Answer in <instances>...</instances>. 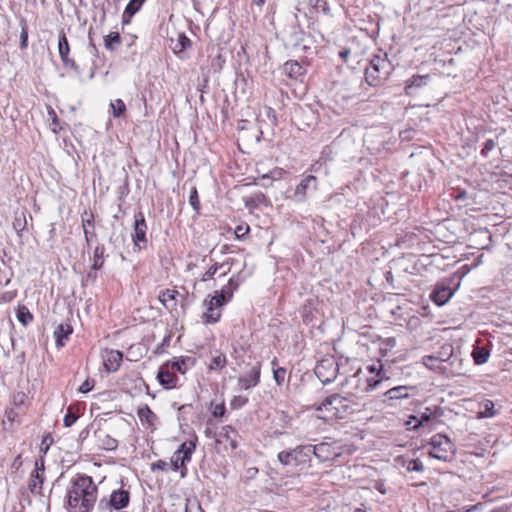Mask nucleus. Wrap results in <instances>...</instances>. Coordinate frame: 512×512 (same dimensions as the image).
<instances>
[{"label":"nucleus","instance_id":"nucleus-1","mask_svg":"<svg viewBox=\"0 0 512 512\" xmlns=\"http://www.w3.org/2000/svg\"><path fill=\"white\" fill-rule=\"evenodd\" d=\"M98 488L91 476L77 475L67 489V506L71 512H92Z\"/></svg>","mask_w":512,"mask_h":512},{"label":"nucleus","instance_id":"nucleus-2","mask_svg":"<svg viewBox=\"0 0 512 512\" xmlns=\"http://www.w3.org/2000/svg\"><path fill=\"white\" fill-rule=\"evenodd\" d=\"M392 70V65L386 56L376 55L371 60L365 70V77L369 85L377 86L383 80L387 79Z\"/></svg>","mask_w":512,"mask_h":512},{"label":"nucleus","instance_id":"nucleus-3","mask_svg":"<svg viewBox=\"0 0 512 512\" xmlns=\"http://www.w3.org/2000/svg\"><path fill=\"white\" fill-rule=\"evenodd\" d=\"M429 455L441 461H451L456 453L455 445L444 434H435L431 437Z\"/></svg>","mask_w":512,"mask_h":512},{"label":"nucleus","instance_id":"nucleus-4","mask_svg":"<svg viewBox=\"0 0 512 512\" xmlns=\"http://www.w3.org/2000/svg\"><path fill=\"white\" fill-rule=\"evenodd\" d=\"M130 502V492L123 488L113 490L109 499L102 498L98 503V509L102 512L112 510H122L127 507Z\"/></svg>","mask_w":512,"mask_h":512},{"label":"nucleus","instance_id":"nucleus-5","mask_svg":"<svg viewBox=\"0 0 512 512\" xmlns=\"http://www.w3.org/2000/svg\"><path fill=\"white\" fill-rule=\"evenodd\" d=\"M315 375L323 384L333 382L339 372V365L334 357L321 359L315 367Z\"/></svg>","mask_w":512,"mask_h":512},{"label":"nucleus","instance_id":"nucleus-6","mask_svg":"<svg viewBox=\"0 0 512 512\" xmlns=\"http://www.w3.org/2000/svg\"><path fill=\"white\" fill-rule=\"evenodd\" d=\"M317 187V178L313 175H308L300 181V183L295 187L293 194L287 198L296 203H302L307 199L308 192L317 190Z\"/></svg>","mask_w":512,"mask_h":512},{"label":"nucleus","instance_id":"nucleus-7","mask_svg":"<svg viewBox=\"0 0 512 512\" xmlns=\"http://www.w3.org/2000/svg\"><path fill=\"white\" fill-rule=\"evenodd\" d=\"M223 301V296H211L209 299L204 300L206 311L203 314V319L206 323L214 324L219 321Z\"/></svg>","mask_w":512,"mask_h":512},{"label":"nucleus","instance_id":"nucleus-8","mask_svg":"<svg viewBox=\"0 0 512 512\" xmlns=\"http://www.w3.org/2000/svg\"><path fill=\"white\" fill-rule=\"evenodd\" d=\"M147 225L142 212H138L135 214L134 220V234L132 236L134 246L137 247L138 250L146 247L147 238H146Z\"/></svg>","mask_w":512,"mask_h":512},{"label":"nucleus","instance_id":"nucleus-9","mask_svg":"<svg viewBox=\"0 0 512 512\" xmlns=\"http://www.w3.org/2000/svg\"><path fill=\"white\" fill-rule=\"evenodd\" d=\"M261 364L255 363L249 371L238 378V385L240 389L248 390L257 386L260 382Z\"/></svg>","mask_w":512,"mask_h":512},{"label":"nucleus","instance_id":"nucleus-10","mask_svg":"<svg viewBox=\"0 0 512 512\" xmlns=\"http://www.w3.org/2000/svg\"><path fill=\"white\" fill-rule=\"evenodd\" d=\"M346 398L334 394L325 399V401L319 407V410H327L331 413V417H341L340 416V408L346 407Z\"/></svg>","mask_w":512,"mask_h":512},{"label":"nucleus","instance_id":"nucleus-11","mask_svg":"<svg viewBox=\"0 0 512 512\" xmlns=\"http://www.w3.org/2000/svg\"><path fill=\"white\" fill-rule=\"evenodd\" d=\"M44 462L43 460H37L35 462V469L31 474L29 481V489L31 493L38 494L41 491L42 484L44 481Z\"/></svg>","mask_w":512,"mask_h":512},{"label":"nucleus","instance_id":"nucleus-12","mask_svg":"<svg viewBox=\"0 0 512 512\" xmlns=\"http://www.w3.org/2000/svg\"><path fill=\"white\" fill-rule=\"evenodd\" d=\"M103 364L108 372H116L123 359V354L118 350H105L103 355Z\"/></svg>","mask_w":512,"mask_h":512},{"label":"nucleus","instance_id":"nucleus-13","mask_svg":"<svg viewBox=\"0 0 512 512\" xmlns=\"http://www.w3.org/2000/svg\"><path fill=\"white\" fill-rule=\"evenodd\" d=\"M415 390L412 386H396L393 388H390L384 393V402L387 403V405L392 406L394 400H403L407 399L410 396L409 391Z\"/></svg>","mask_w":512,"mask_h":512},{"label":"nucleus","instance_id":"nucleus-14","mask_svg":"<svg viewBox=\"0 0 512 512\" xmlns=\"http://www.w3.org/2000/svg\"><path fill=\"white\" fill-rule=\"evenodd\" d=\"M157 379L159 383L166 389H172L177 386L178 377L173 371H170L169 362L162 365L158 371Z\"/></svg>","mask_w":512,"mask_h":512},{"label":"nucleus","instance_id":"nucleus-15","mask_svg":"<svg viewBox=\"0 0 512 512\" xmlns=\"http://www.w3.org/2000/svg\"><path fill=\"white\" fill-rule=\"evenodd\" d=\"M312 448V454L320 462L332 460L334 457L339 455L338 453L335 452L333 445L327 442L312 445Z\"/></svg>","mask_w":512,"mask_h":512},{"label":"nucleus","instance_id":"nucleus-16","mask_svg":"<svg viewBox=\"0 0 512 512\" xmlns=\"http://www.w3.org/2000/svg\"><path fill=\"white\" fill-rule=\"evenodd\" d=\"M454 291L445 285H437L431 294L432 301L438 306L445 305L453 296Z\"/></svg>","mask_w":512,"mask_h":512},{"label":"nucleus","instance_id":"nucleus-17","mask_svg":"<svg viewBox=\"0 0 512 512\" xmlns=\"http://www.w3.org/2000/svg\"><path fill=\"white\" fill-rule=\"evenodd\" d=\"M312 445H299L293 449V461L295 465L309 464L311 461Z\"/></svg>","mask_w":512,"mask_h":512},{"label":"nucleus","instance_id":"nucleus-18","mask_svg":"<svg viewBox=\"0 0 512 512\" xmlns=\"http://www.w3.org/2000/svg\"><path fill=\"white\" fill-rule=\"evenodd\" d=\"M398 467L405 468L408 472H422L424 470L423 463L418 459H406L403 456L395 458Z\"/></svg>","mask_w":512,"mask_h":512},{"label":"nucleus","instance_id":"nucleus-19","mask_svg":"<svg viewBox=\"0 0 512 512\" xmlns=\"http://www.w3.org/2000/svg\"><path fill=\"white\" fill-rule=\"evenodd\" d=\"M73 329L69 324H59L55 331L54 336L56 338V345L58 348H62L65 345V341L72 334Z\"/></svg>","mask_w":512,"mask_h":512},{"label":"nucleus","instance_id":"nucleus-20","mask_svg":"<svg viewBox=\"0 0 512 512\" xmlns=\"http://www.w3.org/2000/svg\"><path fill=\"white\" fill-rule=\"evenodd\" d=\"M220 437L224 438L230 445L231 449L238 447V432L230 425H225L221 428Z\"/></svg>","mask_w":512,"mask_h":512},{"label":"nucleus","instance_id":"nucleus-21","mask_svg":"<svg viewBox=\"0 0 512 512\" xmlns=\"http://www.w3.org/2000/svg\"><path fill=\"white\" fill-rule=\"evenodd\" d=\"M441 416L440 408L438 407H427L420 414L418 423L414 424L413 429H418L420 426L425 425L433 418Z\"/></svg>","mask_w":512,"mask_h":512},{"label":"nucleus","instance_id":"nucleus-22","mask_svg":"<svg viewBox=\"0 0 512 512\" xmlns=\"http://www.w3.org/2000/svg\"><path fill=\"white\" fill-rule=\"evenodd\" d=\"M196 440L197 437L195 436L193 440L185 441L183 442L179 448L175 451L176 454L181 455L184 460H190L192 458V454L194 453L196 449Z\"/></svg>","mask_w":512,"mask_h":512},{"label":"nucleus","instance_id":"nucleus-23","mask_svg":"<svg viewBox=\"0 0 512 512\" xmlns=\"http://www.w3.org/2000/svg\"><path fill=\"white\" fill-rule=\"evenodd\" d=\"M177 294L178 292L175 290L166 289L160 292L159 300L167 309H173L177 305Z\"/></svg>","mask_w":512,"mask_h":512},{"label":"nucleus","instance_id":"nucleus-24","mask_svg":"<svg viewBox=\"0 0 512 512\" xmlns=\"http://www.w3.org/2000/svg\"><path fill=\"white\" fill-rule=\"evenodd\" d=\"M138 417L142 423H147L149 426H153L157 421L156 414L149 408L148 405H144L138 408Z\"/></svg>","mask_w":512,"mask_h":512},{"label":"nucleus","instance_id":"nucleus-25","mask_svg":"<svg viewBox=\"0 0 512 512\" xmlns=\"http://www.w3.org/2000/svg\"><path fill=\"white\" fill-rule=\"evenodd\" d=\"M428 75H414L412 76L406 85V92L410 93L409 90L413 88H420L427 84Z\"/></svg>","mask_w":512,"mask_h":512},{"label":"nucleus","instance_id":"nucleus-26","mask_svg":"<svg viewBox=\"0 0 512 512\" xmlns=\"http://www.w3.org/2000/svg\"><path fill=\"white\" fill-rule=\"evenodd\" d=\"M273 368V378L278 386H281L287 375V371L283 367H277V359H273L271 362Z\"/></svg>","mask_w":512,"mask_h":512},{"label":"nucleus","instance_id":"nucleus-27","mask_svg":"<svg viewBox=\"0 0 512 512\" xmlns=\"http://www.w3.org/2000/svg\"><path fill=\"white\" fill-rule=\"evenodd\" d=\"M472 356L474 359V362L477 365H482L488 361L489 358V351L485 347H475Z\"/></svg>","mask_w":512,"mask_h":512},{"label":"nucleus","instance_id":"nucleus-28","mask_svg":"<svg viewBox=\"0 0 512 512\" xmlns=\"http://www.w3.org/2000/svg\"><path fill=\"white\" fill-rule=\"evenodd\" d=\"M121 37L118 32H110L104 37V46L107 50L113 51L115 46L120 45Z\"/></svg>","mask_w":512,"mask_h":512},{"label":"nucleus","instance_id":"nucleus-29","mask_svg":"<svg viewBox=\"0 0 512 512\" xmlns=\"http://www.w3.org/2000/svg\"><path fill=\"white\" fill-rule=\"evenodd\" d=\"M104 251L105 248L102 245H98L93 254V264H92V270H98L100 269L104 264Z\"/></svg>","mask_w":512,"mask_h":512},{"label":"nucleus","instance_id":"nucleus-30","mask_svg":"<svg viewBox=\"0 0 512 512\" xmlns=\"http://www.w3.org/2000/svg\"><path fill=\"white\" fill-rule=\"evenodd\" d=\"M99 439H100V442H101V447L104 449V450H108V451H111V450H114L117 448V441L112 438L110 435L106 434V433H101L99 435Z\"/></svg>","mask_w":512,"mask_h":512},{"label":"nucleus","instance_id":"nucleus-31","mask_svg":"<svg viewBox=\"0 0 512 512\" xmlns=\"http://www.w3.org/2000/svg\"><path fill=\"white\" fill-rule=\"evenodd\" d=\"M58 52H59L60 58H62L64 56H68L69 52H70L68 39L63 31H61L59 34Z\"/></svg>","mask_w":512,"mask_h":512},{"label":"nucleus","instance_id":"nucleus-32","mask_svg":"<svg viewBox=\"0 0 512 512\" xmlns=\"http://www.w3.org/2000/svg\"><path fill=\"white\" fill-rule=\"evenodd\" d=\"M236 288H237V285L233 286V280L230 279L228 284L226 286H224L220 292H216L215 296H223V298H224L223 305H224L232 298L233 290Z\"/></svg>","mask_w":512,"mask_h":512},{"label":"nucleus","instance_id":"nucleus-33","mask_svg":"<svg viewBox=\"0 0 512 512\" xmlns=\"http://www.w3.org/2000/svg\"><path fill=\"white\" fill-rule=\"evenodd\" d=\"M495 415L494 403L491 400H485L481 404L480 418L493 417Z\"/></svg>","mask_w":512,"mask_h":512},{"label":"nucleus","instance_id":"nucleus-34","mask_svg":"<svg viewBox=\"0 0 512 512\" xmlns=\"http://www.w3.org/2000/svg\"><path fill=\"white\" fill-rule=\"evenodd\" d=\"M110 107L115 118L123 116L126 112V105L121 99H116L115 101L111 102Z\"/></svg>","mask_w":512,"mask_h":512},{"label":"nucleus","instance_id":"nucleus-35","mask_svg":"<svg viewBox=\"0 0 512 512\" xmlns=\"http://www.w3.org/2000/svg\"><path fill=\"white\" fill-rule=\"evenodd\" d=\"M17 319L21 324L26 326L32 321L33 316L27 307L21 306L17 311Z\"/></svg>","mask_w":512,"mask_h":512},{"label":"nucleus","instance_id":"nucleus-36","mask_svg":"<svg viewBox=\"0 0 512 512\" xmlns=\"http://www.w3.org/2000/svg\"><path fill=\"white\" fill-rule=\"evenodd\" d=\"M191 358L187 359H177L172 362H169V368H171L172 371H178L182 374H184L187 370V362H190Z\"/></svg>","mask_w":512,"mask_h":512},{"label":"nucleus","instance_id":"nucleus-37","mask_svg":"<svg viewBox=\"0 0 512 512\" xmlns=\"http://www.w3.org/2000/svg\"><path fill=\"white\" fill-rule=\"evenodd\" d=\"M144 2L145 0H130L125 8L124 16L128 15L129 17H132L137 11H139Z\"/></svg>","mask_w":512,"mask_h":512},{"label":"nucleus","instance_id":"nucleus-38","mask_svg":"<svg viewBox=\"0 0 512 512\" xmlns=\"http://www.w3.org/2000/svg\"><path fill=\"white\" fill-rule=\"evenodd\" d=\"M190 460H184V458L181 455L173 453L171 459H170V468L173 471H178V468H181L183 465H187Z\"/></svg>","mask_w":512,"mask_h":512},{"label":"nucleus","instance_id":"nucleus-39","mask_svg":"<svg viewBox=\"0 0 512 512\" xmlns=\"http://www.w3.org/2000/svg\"><path fill=\"white\" fill-rule=\"evenodd\" d=\"M422 363L431 370L441 369L440 362H438V358L434 355L424 356L422 359Z\"/></svg>","mask_w":512,"mask_h":512},{"label":"nucleus","instance_id":"nucleus-40","mask_svg":"<svg viewBox=\"0 0 512 512\" xmlns=\"http://www.w3.org/2000/svg\"><path fill=\"white\" fill-rule=\"evenodd\" d=\"M226 365V357L224 354H219L212 358L209 368L211 370H220Z\"/></svg>","mask_w":512,"mask_h":512},{"label":"nucleus","instance_id":"nucleus-41","mask_svg":"<svg viewBox=\"0 0 512 512\" xmlns=\"http://www.w3.org/2000/svg\"><path fill=\"white\" fill-rule=\"evenodd\" d=\"M28 47V27L25 20H21V32H20V48L22 50Z\"/></svg>","mask_w":512,"mask_h":512},{"label":"nucleus","instance_id":"nucleus-42","mask_svg":"<svg viewBox=\"0 0 512 512\" xmlns=\"http://www.w3.org/2000/svg\"><path fill=\"white\" fill-rule=\"evenodd\" d=\"M278 461L284 465V466H288L290 465L291 463H294L293 461V449L290 450V451H281L278 453Z\"/></svg>","mask_w":512,"mask_h":512},{"label":"nucleus","instance_id":"nucleus-43","mask_svg":"<svg viewBox=\"0 0 512 512\" xmlns=\"http://www.w3.org/2000/svg\"><path fill=\"white\" fill-rule=\"evenodd\" d=\"M436 357L438 358V362L440 363L451 360V358L453 357V347L451 345L442 346L440 355Z\"/></svg>","mask_w":512,"mask_h":512},{"label":"nucleus","instance_id":"nucleus-44","mask_svg":"<svg viewBox=\"0 0 512 512\" xmlns=\"http://www.w3.org/2000/svg\"><path fill=\"white\" fill-rule=\"evenodd\" d=\"M285 69L288 71L290 76H298L303 72L302 66L297 62H287L285 64Z\"/></svg>","mask_w":512,"mask_h":512},{"label":"nucleus","instance_id":"nucleus-45","mask_svg":"<svg viewBox=\"0 0 512 512\" xmlns=\"http://www.w3.org/2000/svg\"><path fill=\"white\" fill-rule=\"evenodd\" d=\"M78 419V416L73 411V407L69 406L66 412V415L64 417V426L65 427H71L76 420Z\"/></svg>","mask_w":512,"mask_h":512},{"label":"nucleus","instance_id":"nucleus-46","mask_svg":"<svg viewBox=\"0 0 512 512\" xmlns=\"http://www.w3.org/2000/svg\"><path fill=\"white\" fill-rule=\"evenodd\" d=\"M190 45H191L190 39L182 34L179 36L178 42L174 48V52H176V53L182 52L184 49H186Z\"/></svg>","mask_w":512,"mask_h":512},{"label":"nucleus","instance_id":"nucleus-47","mask_svg":"<svg viewBox=\"0 0 512 512\" xmlns=\"http://www.w3.org/2000/svg\"><path fill=\"white\" fill-rule=\"evenodd\" d=\"M275 174H277L278 176H280V172L278 170H275L273 172H271V174H263L259 177V179L265 181L263 183H258L259 185H261L262 187H269L272 185V180L275 179Z\"/></svg>","mask_w":512,"mask_h":512},{"label":"nucleus","instance_id":"nucleus-48","mask_svg":"<svg viewBox=\"0 0 512 512\" xmlns=\"http://www.w3.org/2000/svg\"><path fill=\"white\" fill-rule=\"evenodd\" d=\"M265 200H266L265 195L262 193H259V194L255 195L254 198L247 199L245 201V203H246L247 207L251 208V207L258 206L260 203H263Z\"/></svg>","mask_w":512,"mask_h":512},{"label":"nucleus","instance_id":"nucleus-49","mask_svg":"<svg viewBox=\"0 0 512 512\" xmlns=\"http://www.w3.org/2000/svg\"><path fill=\"white\" fill-rule=\"evenodd\" d=\"M314 8L316 12H322L324 15H328L330 13V7L325 0H316Z\"/></svg>","mask_w":512,"mask_h":512},{"label":"nucleus","instance_id":"nucleus-50","mask_svg":"<svg viewBox=\"0 0 512 512\" xmlns=\"http://www.w3.org/2000/svg\"><path fill=\"white\" fill-rule=\"evenodd\" d=\"M189 202L195 211L199 210L200 201H199L198 193H197V190L195 187H193L191 189L190 196H189Z\"/></svg>","mask_w":512,"mask_h":512},{"label":"nucleus","instance_id":"nucleus-51","mask_svg":"<svg viewBox=\"0 0 512 512\" xmlns=\"http://www.w3.org/2000/svg\"><path fill=\"white\" fill-rule=\"evenodd\" d=\"M223 265H219L217 263H215L214 265H212L202 276H201V280L202 281H208L210 279L213 278V276L216 274L217 270L219 268H222Z\"/></svg>","mask_w":512,"mask_h":512},{"label":"nucleus","instance_id":"nucleus-52","mask_svg":"<svg viewBox=\"0 0 512 512\" xmlns=\"http://www.w3.org/2000/svg\"><path fill=\"white\" fill-rule=\"evenodd\" d=\"M248 402V398L244 396H234L230 402V406L232 409H239L243 407Z\"/></svg>","mask_w":512,"mask_h":512},{"label":"nucleus","instance_id":"nucleus-53","mask_svg":"<svg viewBox=\"0 0 512 512\" xmlns=\"http://www.w3.org/2000/svg\"><path fill=\"white\" fill-rule=\"evenodd\" d=\"M170 467V464L164 460H158L151 464V471L161 470V471H167Z\"/></svg>","mask_w":512,"mask_h":512},{"label":"nucleus","instance_id":"nucleus-54","mask_svg":"<svg viewBox=\"0 0 512 512\" xmlns=\"http://www.w3.org/2000/svg\"><path fill=\"white\" fill-rule=\"evenodd\" d=\"M250 228L247 224H242V225H238L236 228H235V236L238 238V239H241L243 238L246 234H248Z\"/></svg>","mask_w":512,"mask_h":512},{"label":"nucleus","instance_id":"nucleus-55","mask_svg":"<svg viewBox=\"0 0 512 512\" xmlns=\"http://www.w3.org/2000/svg\"><path fill=\"white\" fill-rule=\"evenodd\" d=\"M94 384H95L94 380L87 379L79 387V392H81V393H88L89 391H91L93 389Z\"/></svg>","mask_w":512,"mask_h":512},{"label":"nucleus","instance_id":"nucleus-56","mask_svg":"<svg viewBox=\"0 0 512 512\" xmlns=\"http://www.w3.org/2000/svg\"><path fill=\"white\" fill-rule=\"evenodd\" d=\"M94 223V216L92 213L85 212L82 216V225L84 230L87 229L88 226H92Z\"/></svg>","mask_w":512,"mask_h":512},{"label":"nucleus","instance_id":"nucleus-57","mask_svg":"<svg viewBox=\"0 0 512 512\" xmlns=\"http://www.w3.org/2000/svg\"><path fill=\"white\" fill-rule=\"evenodd\" d=\"M382 383V380L381 379H374V378H370L367 380V386H366V391L369 392V391H373L375 390L380 384Z\"/></svg>","mask_w":512,"mask_h":512},{"label":"nucleus","instance_id":"nucleus-58","mask_svg":"<svg viewBox=\"0 0 512 512\" xmlns=\"http://www.w3.org/2000/svg\"><path fill=\"white\" fill-rule=\"evenodd\" d=\"M496 147V142L492 139L486 140L484 143V147L482 149V154L486 155L488 152L492 151Z\"/></svg>","mask_w":512,"mask_h":512},{"label":"nucleus","instance_id":"nucleus-59","mask_svg":"<svg viewBox=\"0 0 512 512\" xmlns=\"http://www.w3.org/2000/svg\"><path fill=\"white\" fill-rule=\"evenodd\" d=\"M225 413V405L224 403H220L215 405L213 408L212 414L214 417H222Z\"/></svg>","mask_w":512,"mask_h":512},{"label":"nucleus","instance_id":"nucleus-60","mask_svg":"<svg viewBox=\"0 0 512 512\" xmlns=\"http://www.w3.org/2000/svg\"><path fill=\"white\" fill-rule=\"evenodd\" d=\"M61 60L65 66H69L74 70H78V66L75 63V61L73 59L69 58L68 56L62 57Z\"/></svg>","mask_w":512,"mask_h":512},{"label":"nucleus","instance_id":"nucleus-61","mask_svg":"<svg viewBox=\"0 0 512 512\" xmlns=\"http://www.w3.org/2000/svg\"><path fill=\"white\" fill-rule=\"evenodd\" d=\"M350 53L351 51L349 49H343L339 52V57L346 62L348 61Z\"/></svg>","mask_w":512,"mask_h":512},{"label":"nucleus","instance_id":"nucleus-62","mask_svg":"<svg viewBox=\"0 0 512 512\" xmlns=\"http://www.w3.org/2000/svg\"><path fill=\"white\" fill-rule=\"evenodd\" d=\"M5 415L7 420L14 421L15 417L17 416V413L13 409H10L6 411Z\"/></svg>","mask_w":512,"mask_h":512},{"label":"nucleus","instance_id":"nucleus-63","mask_svg":"<svg viewBox=\"0 0 512 512\" xmlns=\"http://www.w3.org/2000/svg\"><path fill=\"white\" fill-rule=\"evenodd\" d=\"M178 471H179L180 477L182 479L187 477V474H188L187 465H183L181 468H178Z\"/></svg>","mask_w":512,"mask_h":512},{"label":"nucleus","instance_id":"nucleus-64","mask_svg":"<svg viewBox=\"0 0 512 512\" xmlns=\"http://www.w3.org/2000/svg\"><path fill=\"white\" fill-rule=\"evenodd\" d=\"M374 487H375V489H377L380 493H382V494H385V493H386L385 488H384V483H383V482H380V481L376 482Z\"/></svg>","mask_w":512,"mask_h":512}]
</instances>
